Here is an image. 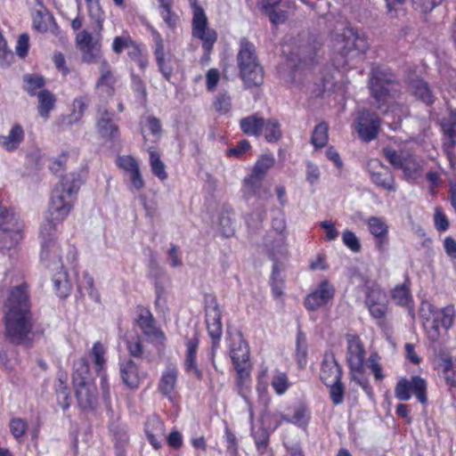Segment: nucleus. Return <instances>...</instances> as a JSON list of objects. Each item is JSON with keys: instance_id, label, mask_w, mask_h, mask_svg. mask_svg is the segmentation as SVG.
I'll use <instances>...</instances> for the list:
<instances>
[{"instance_id": "nucleus-55", "label": "nucleus", "mask_w": 456, "mask_h": 456, "mask_svg": "<svg viewBox=\"0 0 456 456\" xmlns=\"http://www.w3.org/2000/svg\"><path fill=\"white\" fill-rule=\"evenodd\" d=\"M150 162L152 173L162 181L167 179V174L165 170L166 166L161 161L160 156L157 151H150Z\"/></svg>"}, {"instance_id": "nucleus-11", "label": "nucleus", "mask_w": 456, "mask_h": 456, "mask_svg": "<svg viewBox=\"0 0 456 456\" xmlns=\"http://www.w3.org/2000/svg\"><path fill=\"white\" fill-rule=\"evenodd\" d=\"M381 120L377 113L363 110L358 112L355 119V130L359 137L365 142H369L379 134Z\"/></svg>"}, {"instance_id": "nucleus-46", "label": "nucleus", "mask_w": 456, "mask_h": 456, "mask_svg": "<svg viewBox=\"0 0 456 456\" xmlns=\"http://www.w3.org/2000/svg\"><path fill=\"white\" fill-rule=\"evenodd\" d=\"M250 370L251 369L236 370L238 376V393L245 400L246 403H249L247 392L250 385Z\"/></svg>"}, {"instance_id": "nucleus-4", "label": "nucleus", "mask_w": 456, "mask_h": 456, "mask_svg": "<svg viewBox=\"0 0 456 456\" xmlns=\"http://www.w3.org/2000/svg\"><path fill=\"white\" fill-rule=\"evenodd\" d=\"M239 45L237 66L242 81L247 87L261 86L264 69L258 61L256 46L247 37H241Z\"/></svg>"}, {"instance_id": "nucleus-18", "label": "nucleus", "mask_w": 456, "mask_h": 456, "mask_svg": "<svg viewBox=\"0 0 456 456\" xmlns=\"http://www.w3.org/2000/svg\"><path fill=\"white\" fill-rule=\"evenodd\" d=\"M151 32L155 44L154 55L156 62L159 71L163 77L169 81L173 74V67L170 64V61L166 59L164 42L161 35L152 27H151Z\"/></svg>"}, {"instance_id": "nucleus-22", "label": "nucleus", "mask_w": 456, "mask_h": 456, "mask_svg": "<svg viewBox=\"0 0 456 456\" xmlns=\"http://www.w3.org/2000/svg\"><path fill=\"white\" fill-rule=\"evenodd\" d=\"M231 359L235 370L251 369L249 347L242 338H240L238 343H234L232 346L231 349Z\"/></svg>"}, {"instance_id": "nucleus-5", "label": "nucleus", "mask_w": 456, "mask_h": 456, "mask_svg": "<svg viewBox=\"0 0 456 456\" xmlns=\"http://www.w3.org/2000/svg\"><path fill=\"white\" fill-rule=\"evenodd\" d=\"M368 49V43L364 37L353 31L348 35H338L334 44L333 63L339 68L349 66V61L358 57Z\"/></svg>"}, {"instance_id": "nucleus-24", "label": "nucleus", "mask_w": 456, "mask_h": 456, "mask_svg": "<svg viewBox=\"0 0 456 456\" xmlns=\"http://www.w3.org/2000/svg\"><path fill=\"white\" fill-rule=\"evenodd\" d=\"M165 426L158 416L149 418L145 423V433L151 444L159 449L161 447L159 438L164 436Z\"/></svg>"}, {"instance_id": "nucleus-44", "label": "nucleus", "mask_w": 456, "mask_h": 456, "mask_svg": "<svg viewBox=\"0 0 456 456\" xmlns=\"http://www.w3.org/2000/svg\"><path fill=\"white\" fill-rule=\"evenodd\" d=\"M275 159L272 154L262 155L256 162L252 170L254 176L265 178L267 171L274 165Z\"/></svg>"}, {"instance_id": "nucleus-8", "label": "nucleus", "mask_w": 456, "mask_h": 456, "mask_svg": "<svg viewBox=\"0 0 456 456\" xmlns=\"http://www.w3.org/2000/svg\"><path fill=\"white\" fill-rule=\"evenodd\" d=\"M191 34L192 37L201 40L202 48L207 55L213 50L217 40V33L208 27V21L202 7H197L192 11Z\"/></svg>"}, {"instance_id": "nucleus-53", "label": "nucleus", "mask_w": 456, "mask_h": 456, "mask_svg": "<svg viewBox=\"0 0 456 456\" xmlns=\"http://www.w3.org/2000/svg\"><path fill=\"white\" fill-rule=\"evenodd\" d=\"M78 289L80 291L86 290L88 296L94 301L99 302L100 295L98 291L94 288V279L93 277L87 273H84L82 279L78 281Z\"/></svg>"}, {"instance_id": "nucleus-50", "label": "nucleus", "mask_w": 456, "mask_h": 456, "mask_svg": "<svg viewBox=\"0 0 456 456\" xmlns=\"http://www.w3.org/2000/svg\"><path fill=\"white\" fill-rule=\"evenodd\" d=\"M307 343L306 337L302 331L297 334L296 359L298 365L303 368L306 364Z\"/></svg>"}, {"instance_id": "nucleus-14", "label": "nucleus", "mask_w": 456, "mask_h": 456, "mask_svg": "<svg viewBox=\"0 0 456 456\" xmlns=\"http://www.w3.org/2000/svg\"><path fill=\"white\" fill-rule=\"evenodd\" d=\"M335 294V289L328 281H322L317 289L308 294L304 301V305L308 311H316L325 306Z\"/></svg>"}, {"instance_id": "nucleus-47", "label": "nucleus", "mask_w": 456, "mask_h": 456, "mask_svg": "<svg viewBox=\"0 0 456 456\" xmlns=\"http://www.w3.org/2000/svg\"><path fill=\"white\" fill-rule=\"evenodd\" d=\"M55 394L58 404L63 410L68 409L70 405V395L66 382L61 378L55 383Z\"/></svg>"}, {"instance_id": "nucleus-6", "label": "nucleus", "mask_w": 456, "mask_h": 456, "mask_svg": "<svg viewBox=\"0 0 456 456\" xmlns=\"http://www.w3.org/2000/svg\"><path fill=\"white\" fill-rule=\"evenodd\" d=\"M420 314L428 337L432 342L438 340L440 328L447 330L453 322V310L451 307L438 309L426 302L421 305Z\"/></svg>"}, {"instance_id": "nucleus-7", "label": "nucleus", "mask_w": 456, "mask_h": 456, "mask_svg": "<svg viewBox=\"0 0 456 456\" xmlns=\"http://www.w3.org/2000/svg\"><path fill=\"white\" fill-rule=\"evenodd\" d=\"M428 383L420 376H411L410 379L402 378L395 387V396L403 402L409 401L411 395L423 405L428 403Z\"/></svg>"}, {"instance_id": "nucleus-48", "label": "nucleus", "mask_w": 456, "mask_h": 456, "mask_svg": "<svg viewBox=\"0 0 456 456\" xmlns=\"http://www.w3.org/2000/svg\"><path fill=\"white\" fill-rule=\"evenodd\" d=\"M126 345L129 355L133 358L142 357L144 349L142 342V338L137 334H131L126 338Z\"/></svg>"}, {"instance_id": "nucleus-33", "label": "nucleus", "mask_w": 456, "mask_h": 456, "mask_svg": "<svg viewBox=\"0 0 456 456\" xmlns=\"http://www.w3.org/2000/svg\"><path fill=\"white\" fill-rule=\"evenodd\" d=\"M269 256L273 261V271L271 275V285L273 295L278 297L282 295V288L284 283V279L281 275L280 263L276 257L275 253L271 250L269 252Z\"/></svg>"}, {"instance_id": "nucleus-63", "label": "nucleus", "mask_w": 456, "mask_h": 456, "mask_svg": "<svg viewBox=\"0 0 456 456\" xmlns=\"http://www.w3.org/2000/svg\"><path fill=\"white\" fill-rule=\"evenodd\" d=\"M91 355L94 358V362L96 367V370L99 371L102 370V366L105 363L104 354H105V347L100 342L97 341L94 344L93 348L91 350Z\"/></svg>"}, {"instance_id": "nucleus-43", "label": "nucleus", "mask_w": 456, "mask_h": 456, "mask_svg": "<svg viewBox=\"0 0 456 456\" xmlns=\"http://www.w3.org/2000/svg\"><path fill=\"white\" fill-rule=\"evenodd\" d=\"M383 154L387 161L395 167L399 169L403 163L406 160V157L410 154L409 151L399 150L396 151L392 147H386L383 149Z\"/></svg>"}, {"instance_id": "nucleus-38", "label": "nucleus", "mask_w": 456, "mask_h": 456, "mask_svg": "<svg viewBox=\"0 0 456 456\" xmlns=\"http://www.w3.org/2000/svg\"><path fill=\"white\" fill-rule=\"evenodd\" d=\"M90 17L94 20V31L98 34L102 30L104 12L102 10L99 0H86Z\"/></svg>"}, {"instance_id": "nucleus-16", "label": "nucleus", "mask_w": 456, "mask_h": 456, "mask_svg": "<svg viewBox=\"0 0 456 456\" xmlns=\"http://www.w3.org/2000/svg\"><path fill=\"white\" fill-rule=\"evenodd\" d=\"M342 369L337 362L333 352L327 351L322 361L320 379L325 385H330L342 379Z\"/></svg>"}, {"instance_id": "nucleus-36", "label": "nucleus", "mask_w": 456, "mask_h": 456, "mask_svg": "<svg viewBox=\"0 0 456 456\" xmlns=\"http://www.w3.org/2000/svg\"><path fill=\"white\" fill-rule=\"evenodd\" d=\"M73 383L74 385L89 383L91 381L89 363L86 358H79L73 364Z\"/></svg>"}, {"instance_id": "nucleus-12", "label": "nucleus", "mask_w": 456, "mask_h": 456, "mask_svg": "<svg viewBox=\"0 0 456 456\" xmlns=\"http://www.w3.org/2000/svg\"><path fill=\"white\" fill-rule=\"evenodd\" d=\"M367 169L371 181L379 187L388 191H395V178L392 171L377 159H370L367 164Z\"/></svg>"}, {"instance_id": "nucleus-64", "label": "nucleus", "mask_w": 456, "mask_h": 456, "mask_svg": "<svg viewBox=\"0 0 456 456\" xmlns=\"http://www.w3.org/2000/svg\"><path fill=\"white\" fill-rule=\"evenodd\" d=\"M342 240L343 243L353 252H360L362 248L360 240L355 235V233L353 232L352 231H344V232L342 233Z\"/></svg>"}, {"instance_id": "nucleus-26", "label": "nucleus", "mask_w": 456, "mask_h": 456, "mask_svg": "<svg viewBox=\"0 0 456 456\" xmlns=\"http://www.w3.org/2000/svg\"><path fill=\"white\" fill-rule=\"evenodd\" d=\"M370 232L377 238V247L383 250L384 245L387 244V225L379 217L371 216L367 221Z\"/></svg>"}, {"instance_id": "nucleus-15", "label": "nucleus", "mask_w": 456, "mask_h": 456, "mask_svg": "<svg viewBox=\"0 0 456 456\" xmlns=\"http://www.w3.org/2000/svg\"><path fill=\"white\" fill-rule=\"evenodd\" d=\"M346 342L349 369L353 371L363 370L365 350L360 338L354 334H347Z\"/></svg>"}, {"instance_id": "nucleus-17", "label": "nucleus", "mask_w": 456, "mask_h": 456, "mask_svg": "<svg viewBox=\"0 0 456 456\" xmlns=\"http://www.w3.org/2000/svg\"><path fill=\"white\" fill-rule=\"evenodd\" d=\"M41 261L45 266L53 271L63 269V263L61 258V249L54 240L49 239L42 242L40 254Z\"/></svg>"}, {"instance_id": "nucleus-40", "label": "nucleus", "mask_w": 456, "mask_h": 456, "mask_svg": "<svg viewBox=\"0 0 456 456\" xmlns=\"http://www.w3.org/2000/svg\"><path fill=\"white\" fill-rule=\"evenodd\" d=\"M263 131L265 132V140L268 142H278L282 135L281 125L277 119L270 118L265 119V126Z\"/></svg>"}, {"instance_id": "nucleus-10", "label": "nucleus", "mask_w": 456, "mask_h": 456, "mask_svg": "<svg viewBox=\"0 0 456 456\" xmlns=\"http://www.w3.org/2000/svg\"><path fill=\"white\" fill-rule=\"evenodd\" d=\"M119 118L106 108L98 107L95 129L99 136L104 140L118 141L120 137Z\"/></svg>"}, {"instance_id": "nucleus-2", "label": "nucleus", "mask_w": 456, "mask_h": 456, "mask_svg": "<svg viewBox=\"0 0 456 456\" xmlns=\"http://www.w3.org/2000/svg\"><path fill=\"white\" fill-rule=\"evenodd\" d=\"M369 89L376 108L387 112L390 102L400 97L403 86L391 69L374 66L370 71Z\"/></svg>"}, {"instance_id": "nucleus-32", "label": "nucleus", "mask_w": 456, "mask_h": 456, "mask_svg": "<svg viewBox=\"0 0 456 456\" xmlns=\"http://www.w3.org/2000/svg\"><path fill=\"white\" fill-rule=\"evenodd\" d=\"M38 106L37 111L40 117L47 119L50 115V111L53 110L55 106V96L52 92L47 89H43L37 94Z\"/></svg>"}, {"instance_id": "nucleus-49", "label": "nucleus", "mask_w": 456, "mask_h": 456, "mask_svg": "<svg viewBox=\"0 0 456 456\" xmlns=\"http://www.w3.org/2000/svg\"><path fill=\"white\" fill-rule=\"evenodd\" d=\"M149 275L151 279L154 280L156 293L158 297H159L164 291V288L162 286V279L165 276V271L155 260H151L150 263Z\"/></svg>"}, {"instance_id": "nucleus-29", "label": "nucleus", "mask_w": 456, "mask_h": 456, "mask_svg": "<svg viewBox=\"0 0 456 456\" xmlns=\"http://www.w3.org/2000/svg\"><path fill=\"white\" fill-rule=\"evenodd\" d=\"M24 139V131L20 125H14L8 135L0 136V144L8 151L16 150Z\"/></svg>"}, {"instance_id": "nucleus-9", "label": "nucleus", "mask_w": 456, "mask_h": 456, "mask_svg": "<svg viewBox=\"0 0 456 456\" xmlns=\"http://www.w3.org/2000/svg\"><path fill=\"white\" fill-rule=\"evenodd\" d=\"M207 304L206 323L208 333L212 339L211 356L214 358L223 334V326L221 322L222 313L214 297H210V299L207 301Z\"/></svg>"}, {"instance_id": "nucleus-25", "label": "nucleus", "mask_w": 456, "mask_h": 456, "mask_svg": "<svg viewBox=\"0 0 456 456\" xmlns=\"http://www.w3.org/2000/svg\"><path fill=\"white\" fill-rule=\"evenodd\" d=\"M116 456H126V448L129 443V437L124 427L116 422H111L109 426Z\"/></svg>"}, {"instance_id": "nucleus-23", "label": "nucleus", "mask_w": 456, "mask_h": 456, "mask_svg": "<svg viewBox=\"0 0 456 456\" xmlns=\"http://www.w3.org/2000/svg\"><path fill=\"white\" fill-rule=\"evenodd\" d=\"M199 347V338L197 334L187 339L186 342V355L184 361L185 370L189 373L194 374L198 379H202V372L199 370L196 362V354Z\"/></svg>"}, {"instance_id": "nucleus-21", "label": "nucleus", "mask_w": 456, "mask_h": 456, "mask_svg": "<svg viewBox=\"0 0 456 456\" xmlns=\"http://www.w3.org/2000/svg\"><path fill=\"white\" fill-rule=\"evenodd\" d=\"M137 323L148 339L159 340L164 338L163 332L156 327L155 320L148 309L142 308L140 310Z\"/></svg>"}, {"instance_id": "nucleus-31", "label": "nucleus", "mask_w": 456, "mask_h": 456, "mask_svg": "<svg viewBox=\"0 0 456 456\" xmlns=\"http://www.w3.org/2000/svg\"><path fill=\"white\" fill-rule=\"evenodd\" d=\"M411 91L416 98L427 105H431L435 102V95L429 87V85L423 79H416L411 83Z\"/></svg>"}, {"instance_id": "nucleus-51", "label": "nucleus", "mask_w": 456, "mask_h": 456, "mask_svg": "<svg viewBox=\"0 0 456 456\" xmlns=\"http://www.w3.org/2000/svg\"><path fill=\"white\" fill-rule=\"evenodd\" d=\"M328 129L329 126L325 122H322L314 127L311 137V142L314 147L322 148L326 145L328 142Z\"/></svg>"}, {"instance_id": "nucleus-37", "label": "nucleus", "mask_w": 456, "mask_h": 456, "mask_svg": "<svg viewBox=\"0 0 456 456\" xmlns=\"http://www.w3.org/2000/svg\"><path fill=\"white\" fill-rule=\"evenodd\" d=\"M445 383L449 386L450 391L456 388V371L453 368V362L451 357H442L438 365Z\"/></svg>"}, {"instance_id": "nucleus-61", "label": "nucleus", "mask_w": 456, "mask_h": 456, "mask_svg": "<svg viewBox=\"0 0 456 456\" xmlns=\"http://www.w3.org/2000/svg\"><path fill=\"white\" fill-rule=\"evenodd\" d=\"M330 388V396L335 405L340 404L344 401L345 387L341 379L335 380L330 385H326Z\"/></svg>"}, {"instance_id": "nucleus-59", "label": "nucleus", "mask_w": 456, "mask_h": 456, "mask_svg": "<svg viewBox=\"0 0 456 456\" xmlns=\"http://www.w3.org/2000/svg\"><path fill=\"white\" fill-rule=\"evenodd\" d=\"M251 431H252V436L254 437V441H255L257 450L261 453H264L265 451L266 450L268 443H269V437H270L269 432L267 431L266 428H265L263 427L259 428L256 431L254 430V428L252 427Z\"/></svg>"}, {"instance_id": "nucleus-52", "label": "nucleus", "mask_w": 456, "mask_h": 456, "mask_svg": "<svg viewBox=\"0 0 456 456\" xmlns=\"http://www.w3.org/2000/svg\"><path fill=\"white\" fill-rule=\"evenodd\" d=\"M265 13L269 17L270 21L273 25L278 26L283 24L288 19V13L286 11L277 10L276 6L271 4H263L262 6Z\"/></svg>"}, {"instance_id": "nucleus-56", "label": "nucleus", "mask_w": 456, "mask_h": 456, "mask_svg": "<svg viewBox=\"0 0 456 456\" xmlns=\"http://www.w3.org/2000/svg\"><path fill=\"white\" fill-rule=\"evenodd\" d=\"M399 169H402L408 178H416L419 175L420 165L412 154H409Z\"/></svg>"}, {"instance_id": "nucleus-42", "label": "nucleus", "mask_w": 456, "mask_h": 456, "mask_svg": "<svg viewBox=\"0 0 456 456\" xmlns=\"http://www.w3.org/2000/svg\"><path fill=\"white\" fill-rule=\"evenodd\" d=\"M53 277L54 289L61 297H66L70 292V284L67 279V273L62 270L56 271Z\"/></svg>"}, {"instance_id": "nucleus-45", "label": "nucleus", "mask_w": 456, "mask_h": 456, "mask_svg": "<svg viewBox=\"0 0 456 456\" xmlns=\"http://www.w3.org/2000/svg\"><path fill=\"white\" fill-rule=\"evenodd\" d=\"M88 99L86 96H80L74 99L72 103V111L69 116L68 123L72 125L78 122L87 108Z\"/></svg>"}, {"instance_id": "nucleus-30", "label": "nucleus", "mask_w": 456, "mask_h": 456, "mask_svg": "<svg viewBox=\"0 0 456 456\" xmlns=\"http://www.w3.org/2000/svg\"><path fill=\"white\" fill-rule=\"evenodd\" d=\"M265 126V118L251 115L240 120V126L247 135L260 136Z\"/></svg>"}, {"instance_id": "nucleus-54", "label": "nucleus", "mask_w": 456, "mask_h": 456, "mask_svg": "<svg viewBox=\"0 0 456 456\" xmlns=\"http://www.w3.org/2000/svg\"><path fill=\"white\" fill-rule=\"evenodd\" d=\"M23 81L26 84L25 90L31 95H36V91L37 89L42 88L45 80L44 77L34 75V74H26L23 76Z\"/></svg>"}, {"instance_id": "nucleus-1", "label": "nucleus", "mask_w": 456, "mask_h": 456, "mask_svg": "<svg viewBox=\"0 0 456 456\" xmlns=\"http://www.w3.org/2000/svg\"><path fill=\"white\" fill-rule=\"evenodd\" d=\"M4 336L14 346L30 348L34 342V322L26 282L13 287L6 304Z\"/></svg>"}, {"instance_id": "nucleus-28", "label": "nucleus", "mask_w": 456, "mask_h": 456, "mask_svg": "<svg viewBox=\"0 0 456 456\" xmlns=\"http://www.w3.org/2000/svg\"><path fill=\"white\" fill-rule=\"evenodd\" d=\"M177 380V369L174 365H170L163 372L159 383V391L168 398L172 397Z\"/></svg>"}, {"instance_id": "nucleus-35", "label": "nucleus", "mask_w": 456, "mask_h": 456, "mask_svg": "<svg viewBox=\"0 0 456 456\" xmlns=\"http://www.w3.org/2000/svg\"><path fill=\"white\" fill-rule=\"evenodd\" d=\"M22 224L19 221V216L12 211L0 207V229L5 228L6 231L22 232Z\"/></svg>"}, {"instance_id": "nucleus-62", "label": "nucleus", "mask_w": 456, "mask_h": 456, "mask_svg": "<svg viewBox=\"0 0 456 456\" xmlns=\"http://www.w3.org/2000/svg\"><path fill=\"white\" fill-rule=\"evenodd\" d=\"M59 222L45 216V222L42 224L40 228V235L42 238V242H45V240H49V239L54 240V234L56 231V224Z\"/></svg>"}, {"instance_id": "nucleus-60", "label": "nucleus", "mask_w": 456, "mask_h": 456, "mask_svg": "<svg viewBox=\"0 0 456 456\" xmlns=\"http://www.w3.org/2000/svg\"><path fill=\"white\" fill-rule=\"evenodd\" d=\"M387 302L386 294L378 287H367L365 305Z\"/></svg>"}, {"instance_id": "nucleus-41", "label": "nucleus", "mask_w": 456, "mask_h": 456, "mask_svg": "<svg viewBox=\"0 0 456 456\" xmlns=\"http://www.w3.org/2000/svg\"><path fill=\"white\" fill-rule=\"evenodd\" d=\"M22 239L21 232L6 231L5 228L0 229V249L12 248L17 245Z\"/></svg>"}, {"instance_id": "nucleus-20", "label": "nucleus", "mask_w": 456, "mask_h": 456, "mask_svg": "<svg viewBox=\"0 0 456 456\" xmlns=\"http://www.w3.org/2000/svg\"><path fill=\"white\" fill-rule=\"evenodd\" d=\"M76 397L79 407L83 410H93L96 407L98 397L97 389L93 382L74 385Z\"/></svg>"}, {"instance_id": "nucleus-3", "label": "nucleus", "mask_w": 456, "mask_h": 456, "mask_svg": "<svg viewBox=\"0 0 456 456\" xmlns=\"http://www.w3.org/2000/svg\"><path fill=\"white\" fill-rule=\"evenodd\" d=\"M81 181L75 174L65 175L53 191L45 216L62 222L72 208V195L79 190Z\"/></svg>"}, {"instance_id": "nucleus-27", "label": "nucleus", "mask_w": 456, "mask_h": 456, "mask_svg": "<svg viewBox=\"0 0 456 456\" xmlns=\"http://www.w3.org/2000/svg\"><path fill=\"white\" fill-rule=\"evenodd\" d=\"M263 180L258 176H254L250 174L248 177H245L242 184V195L247 200L252 197H261L262 192L269 193L268 191L263 189Z\"/></svg>"}, {"instance_id": "nucleus-57", "label": "nucleus", "mask_w": 456, "mask_h": 456, "mask_svg": "<svg viewBox=\"0 0 456 456\" xmlns=\"http://www.w3.org/2000/svg\"><path fill=\"white\" fill-rule=\"evenodd\" d=\"M309 419L310 414L306 406L301 403L294 408L293 415L290 419H286V421L298 426H306Z\"/></svg>"}, {"instance_id": "nucleus-13", "label": "nucleus", "mask_w": 456, "mask_h": 456, "mask_svg": "<svg viewBox=\"0 0 456 456\" xmlns=\"http://www.w3.org/2000/svg\"><path fill=\"white\" fill-rule=\"evenodd\" d=\"M77 47L82 53V60L86 63L97 61L101 56L99 40L94 39L92 33L82 30L76 36Z\"/></svg>"}, {"instance_id": "nucleus-34", "label": "nucleus", "mask_w": 456, "mask_h": 456, "mask_svg": "<svg viewBox=\"0 0 456 456\" xmlns=\"http://www.w3.org/2000/svg\"><path fill=\"white\" fill-rule=\"evenodd\" d=\"M101 76L96 83V87L100 88L102 86L107 87V94L111 95L114 91V85L116 83V77L113 75L110 67L107 61L103 60L100 66Z\"/></svg>"}, {"instance_id": "nucleus-58", "label": "nucleus", "mask_w": 456, "mask_h": 456, "mask_svg": "<svg viewBox=\"0 0 456 456\" xmlns=\"http://www.w3.org/2000/svg\"><path fill=\"white\" fill-rule=\"evenodd\" d=\"M366 306L372 318H374L377 321L378 325L383 326L385 324L386 316L388 310L387 302L380 304H371Z\"/></svg>"}, {"instance_id": "nucleus-39", "label": "nucleus", "mask_w": 456, "mask_h": 456, "mask_svg": "<svg viewBox=\"0 0 456 456\" xmlns=\"http://www.w3.org/2000/svg\"><path fill=\"white\" fill-rule=\"evenodd\" d=\"M443 129L447 136V149H453L456 145V110H452L449 119L443 124Z\"/></svg>"}, {"instance_id": "nucleus-19", "label": "nucleus", "mask_w": 456, "mask_h": 456, "mask_svg": "<svg viewBox=\"0 0 456 456\" xmlns=\"http://www.w3.org/2000/svg\"><path fill=\"white\" fill-rule=\"evenodd\" d=\"M119 372L122 382L130 389H136L141 383L138 365L132 358H125L119 362Z\"/></svg>"}]
</instances>
